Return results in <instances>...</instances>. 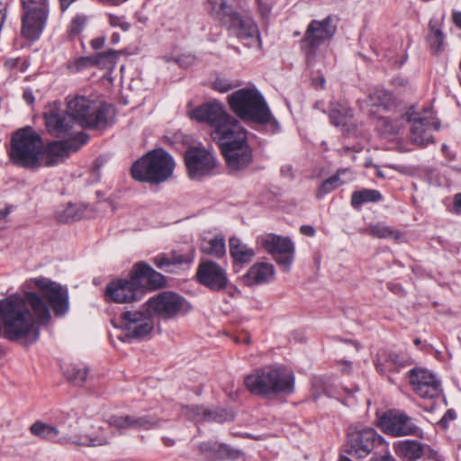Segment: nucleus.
Returning a JSON list of instances; mask_svg holds the SVG:
<instances>
[{"label":"nucleus","mask_w":461,"mask_h":461,"mask_svg":"<svg viewBox=\"0 0 461 461\" xmlns=\"http://www.w3.org/2000/svg\"><path fill=\"white\" fill-rule=\"evenodd\" d=\"M190 117L210 127V135L225 158L228 170L240 172L253 161V150L248 142V131L219 102L203 104L194 109Z\"/></svg>","instance_id":"obj_1"},{"label":"nucleus","mask_w":461,"mask_h":461,"mask_svg":"<svg viewBox=\"0 0 461 461\" xmlns=\"http://www.w3.org/2000/svg\"><path fill=\"white\" fill-rule=\"evenodd\" d=\"M248 390L257 395L276 397L294 392V373L284 366H267L256 369L245 378Z\"/></svg>","instance_id":"obj_2"},{"label":"nucleus","mask_w":461,"mask_h":461,"mask_svg":"<svg viewBox=\"0 0 461 461\" xmlns=\"http://www.w3.org/2000/svg\"><path fill=\"white\" fill-rule=\"evenodd\" d=\"M231 111L241 120L258 124H266L272 114L263 95L257 89L242 88L228 96Z\"/></svg>","instance_id":"obj_3"},{"label":"nucleus","mask_w":461,"mask_h":461,"mask_svg":"<svg viewBox=\"0 0 461 461\" xmlns=\"http://www.w3.org/2000/svg\"><path fill=\"white\" fill-rule=\"evenodd\" d=\"M175 162L163 149L149 151L131 167L132 177L140 182L159 184L167 180L173 174Z\"/></svg>","instance_id":"obj_4"},{"label":"nucleus","mask_w":461,"mask_h":461,"mask_svg":"<svg viewBox=\"0 0 461 461\" xmlns=\"http://www.w3.org/2000/svg\"><path fill=\"white\" fill-rule=\"evenodd\" d=\"M43 142L32 128H23L13 135L9 151L11 160L21 167L33 168L39 166Z\"/></svg>","instance_id":"obj_5"},{"label":"nucleus","mask_w":461,"mask_h":461,"mask_svg":"<svg viewBox=\"0 0 461 461\" xmlns=\"http://www.w3.org/2000/svg\"><path fill=\"white\" fill-rule=\"evenodd\" d=\"M69 115L77 126L100 129L107 124L108 107L83 95L67 98Z\"/></svg>","instance_id":"obj_6"},{"label":"nucleus","mask_w":461,"mask_h":461,"mask_svg":"<svg viewBox=\"0 0 461 461\" xmlns=\"http://www.w3.org/2000/svg\"><path fill=\"white\" fill-rule=\"evenodd\" d=\"M23 8L21 35L30 41H38L50 15L49 0H21Z\"/></svg>","instance_id":"obj_7"},{"label":"nucleus","mask_w":461,"mask_h":461,"mask_svg":"<svg viewBox=\"0 0 461 461\" xmlns=\"http://www.w3.org/2000/svg\"><path fill=\"white\" fill-rule=\"evenodd\" d=\"M384 438L373 428H358L350 425L347 429L345 452L357 459L365 458L383 445Z\"/></svg>","instance_id":"obj_8"},{"label":"nucleus","mask_w":461,"mask_h":461,"mask_svg":"<svg viewBox=\"0 0 461 461\" xmlns=\"http://www.w3.org/2000/svg\"><path fill=\"white\" fill-rule=\"evenodd\" d=\"M336 26L332 24L331 18L326 17L321 21L312 20L301 40V50L305 55L309 66L314 65L318 56V49L326 41L332 38Z\"/></svg>","instance_id":"obj_9"},{"label":"nucleus","mask_w":461,"mask_h":461,"mask_svg":"<svg viewBox=\"0 0 461 461\" xmlns=\"http://www.w3.org/2000/svg\"><path fill=\"white\" fill-rule=\"evenodd\" d=\"M403 119L411 123L410 139L413 144L423 148L433 142L432 132L439 130L440 123L431 110L422 113L411 110L404 114Z\"/></svg>","instance_id":"obj_10"},{"label":"nucleus","mask_w":461,"mask_h":461,"mask_svg":"<svg viewBox=\"0 0 461 461\" xmlns=\"http://www.w3.org/2000/svg\"><path fill=\"white\" fill-rule=\"evenodd\" d=\"M43 118L48 132L56 138L69 139L82 132L76 130L77 125L69 115L68 109H63L60 103L49 104L45 108Z\"/></svg>","instance_id":"obj_11"},{"label":"nucleus","mask_w":461,"mask_h":461,"mask_svg":"<svg viewBox=\"0 0 461 461\" xmlns=\"http://www.w3.org/2000/svg\"><path fill=\"white\" fill-rule=\"evenodd\" d=\"M147 304L157 316L169 320L179 314H185L191 310V304L176 293L165 291L151 297Z\"/></svg>","instance_id":"obj_12"},{"label":"nucleus","mask_w":461,"mask_h":461,"mask_svg":"<svg viewBox=\"0 0 461 461\" xmlns=\"http://www.w3.org/2000/svg\"><path fill=\"white\" fill-rule=\"evenodd\" d=\"M257 241L285 271L290 269L294 261V245L288 237L267 233L259 236Z\"/></svg>","instance_id":"obj_13"},{"label":"nucleus","mask_w":461,"mask_h":461,"mask_svg":"<svg viewBox=\"0 0 461 461\" xmlns=\"http://www.w3.org/2000/svg\"><path fill=\"white\" fill-rule=\"evenodd\" d=\"M119 327L131 339H143L154 329L153 318L148 309L127 311L121 316Z\"/></svg>","instance_id":"obj_14"},{"label":"nucleus","mask_w":461,"mask_h":461,"mask_svg":"<svg viewBox=\"0 0 461 461\" xmlns=\"http://www.w3.org/2000/svg\"><path fill=\"white\" fill-rule=\"evenodd\" d=\"M185 163L190 178L200 180L213 173L216 158L206 149L191 147L185 153Z\"/></svg>","instance_id":"obj_15"},{"label":"nucleus","mask_w":461,"mask_h":461,"mask_svg":"<svg viewBox=\"0 0 461 461\" xmlns=\"http://www.w3.org/2000/svg\"><path fill=\"white\" fill-rule=\"evenodd\" d=\"M196 277L201 285L213 292H221L229 287L232 289L230 292L231 296L238 292L230 285L226 270L214 261L202 262L197 268Z\"/></svg>","instance_id":"obj_16"},{"label":"nucleus","mask_w":461,"mask_h":461,"mask_svg":"<svg viewBox=\"0 0 461 461\" xmlns=\"http://www.w3.org/2000/svg\"><path fill=\"white\" fill-rule=\"evenodd\" d=\"M87 140L88 137L85 132H79L73 138L50 143L45 151L41 154L43 165L47 167L58 165L68 158L70 152L78 150L87 142Z\"/></svg>","instance_id":"obj_17"},{"label":"nucleus","mask_w":461,"mask_h":461,"mask_svg":"<svg viewBox=\"0 0 461 461\" xmlns=\"http://www.w3.org/2000/svg\"><path fill=\"white\" fill-rule=\"evenodd\" d=\"M379 425L385 434L393 437L417 436L420 432L412 418L397 410L384 412L379 420Z\"/></svg>","instance_id":"obj_18"},{"label":"nucleus","mask_w":461,"mask_h":461,"mask_svg":"<svg viewBox=\"0 0 461 461\" xmlns=\"http://www.w3.org/2000/svg\"><path fill=\"white\" fill-rule=\"evenodd\" d=\"M144 291L137 285L131 272L129 279H116L109 283L105 295L117 303H130L142 298Z\"/></svg>","instance_id":"obj_19"},{"label":"nucleus","mask_w":461,"mask_h":461,"mask_svg":"<svg viewBox=\"0 0 461 461\" xmlns=\"http://www.w3.org/2000/svg\"><path fill=\"white\" fill-rule=\"evenodd\" d=\"M410 383L415 393L424 399L437 398L442 393L440 381L427 369H411L410 372Z\"/></svg>","instance_id":"obj_20"},{"label":"nucleus","mask_w":461,"mask_h":461,"mask_svg":"<svg viewBox=\"0 0 461 461\" xmlns=\"http://www.w3.org/2000/svg\"><path fill=\"white\" fill-rule=\"evenodd\" d=\"M131 272L133 280L143 291L144 289L157 290L166 286L167 281L165 276L146 262L136 263Z\"/></svg>","instance_id":"obj_21"},{"label":"nucleus","mask_w":461,"mask_h":461,"mask_svg":"<svg viewBox=\"0 0 461 461\" xmlns=\"http://www.w3.org/2000/svg\"><path fill=\"white\" fill-rule=\"evenodd\" d=\"M203 8L207 14L224 27H228L238 14L227 0H205Z\"/></svg>","instance_id":"obj_22"},{"label":"nucleus","mask_w":461,"mask_h":461,"mask_svg":"<svg viewBox=\"0 0 461 461\" xmlns=\"http://www.w3.org/2000/svg\"><path fill=\"white\" fill-rule=\"evenodd\" d=\"M240 40H251L260 45V35L257 24L249 18H242L238 13L226 27Z\"/></svg>","instance_id":"obj_23"},{"label":"nucleus","mask_w":461,"mask_h":461,"mask_svg":"<svg viewBox=\"0 0 461 461\" xmlns=\"http://www.w3.org/2000/svg\"><path fill=\"white\" fill-rule=\"evenodd\" d=\"M108 424L119 429H150L158 426V422L156 419L144 416L134 418L129 415L126 416H111Z\"/></svg>","instance_id":"obj_24"},{"label":"nucleus","mask_w":461,"mask_h":461,"mask_svg":"<svg viewBox=\"0 0 461 461\" xmlns=\"http://www.w3.org/2000/svg\"><path fill=\"white\" fill-rule=\"evenodd\" d=\"M275 268L269 263H256L254 264L243 276V282L247 285H260L267 283L274 278Z\"/></svg>","instance_id":"obj_25"},{"label":"nucleus","mask_w":461,"mask_h":461,"mask_svg":"<svg viewBox=\"0 0 461 461\" xmlns=\"http://www.w3.org/2000/svg\"><path fill=\"white\" fill-rule=\"evenodd\" d=\"M330 120L337 127L349 125L353 119V110L345 100L333 101L330 104Z\"/></svg>","instance_id":"obj_26"},{"label":"nucleus","mask_w":461,"mask_h":461,"mask_svg":"<svg viewBox=\"0 0 461 461\" xmlns=\"http://www.w3.org/2000/svg\"><path fill=\"white\" fill-rule=\"evenodd\" d=\"M230 255L235 265L249 263L256 255L255 250L245 244L240 239L231 237L229 240Z\"/></svg>","instance_id":"obj_27"},{"label":"nucleus","mask_w":461,"mask_h":461,"mask_svg":"<svg viewBox=\"0 0 461 461\" xmlns=\"http://www.w3.org/2000/svg\"><path fill=\"white\" fill-rule=\"evenodd\" d=\"M393 450L403 461H416L423 456V445L414 440L397 441Z\"/></svg>","instance_id":"obj_28"},{"label":"nucleus","mask_w":461,"mask_h":461,"mask_svg":"<svg viewBox=\"0 0 461 461\" xmlns=\"http://www.w3.org/2000/svg\"><path fill=\"white\" fill-rule=\"evenodd\" d=\"M86 209L84 203H68L56 211L55 218L62 223L73 222L86 217Z\"/></svg>","instance_id":"obj_29"},{"label":"nucleus","mask_w":461,"mask_h":461,"mask_svg":"<svg viewBox=\"0 0 461 461\" xmlns=\"http://www.w3.org/2000/svg\"><path fill=\"white\" fill-rule=\"evenodd\" d=\"M181 413L186 419L195 422L202 421H221L217 412L212 411L200 405H186L181 409Z\"/></svg>","instance_id":"obj_30"},{"label":"nucleus","mask_w":461,"mask_h":461,"mask_svg":"<svg viewBox=\"0 0 461 461\" xmlns=\"http://www.w3.org/2000/svg\"><path fill=\"white\" fill-rule=\"evenodd\" d=\"M30 430L34 436L46 440L64 442L68 439L66 436H60V431L58 428L41 421H36L32 424Z\"/></svg>","instance_id":"obj_31"},{"label":"nucleus","mask_w":461,"mask_h":461,"mask_svg":"<svg viewBox=\"0 0 461 461\" xmlns=\"http://www.w3.org/2000/svg\"><path fill=\"white\" fill-rule=\"evenodd\" d=\"M200 249L203 254L213 258H221L226 253L225 240L221 235L212 239H203L200 245Z\"/></svg>","instance_id":"obj_32"},{"label":"nucleus","mask_w":461,"mask_h":461,"mask_svg":"<svg viewBox=\"0 0 461 461\" xmlns=\"http://www.w3.org/2000/svg\"><path fill=\"white\" fill-rule=\"evenodd\" d=\"M348 168H339L333 176L323 181L316 194L317 198H321L325 194L334 191L339 186L345 183L344 180H341V176L348 173Z\"/></svg>","instance_id":"obj_33"},{"label":"nucleus","mask_w":461,"mask_h":461,"mask_svg":"<svg viewBox=\"0 0 461 461\" xmlns=\"http://www.w3.org/2000/svg\"><path fill=\"white\" fill-rule=\"evenodd\" d=\"M382 200V194L377 190L363 189L353 192L351 194V205L357 208L365 203H375Z\"/></svg>","instance_id":"obj_34"},{"label":"nucleus","mask_w":461,"mask_h":461,"mask_svg":"<svg viewBox=\"0 0 461 461\" xmlns=\"http://www.w3.org/2000/svg\"><path fill=\"white\" fill-rule=\"evenodd\" d=\"M369 101L372 105L381 107L384 110L390 109L394 104V99L391 92L385 89H375L369 94Z\"/></svg>","instance_id":"obj_35"},{"label":"nucleus","mask_w":461,"mask_h":461,"mask_svg":"<svg viewBox=\"0 0 461 461\" xmlns=\"http://www.w3.org/2000/svg\"><path fill=\"white\" fill-rule=\"evenodd\" d=\"M445 36L442 31L432 22L429 23V33L427 41L432 52L438 54L444 49Z\"/></svg>","instance_id":"obj_36"},{"label":"nucleus","mask_w":461,"mask_h":461,"mask_svg":"<svg viewBox=\"0 0 461 461\" xmlns=\"http://www.w3.org/2000/svg\"><path fill=\"white\" fill-rule=\"evenodd\" d=\"M243 452L239 449L232 448L229 445L226 444H219L216 445V449L213 455L212 459H230L235 460L243 456Z\"/></svg>","instance_id":"obj_37"},{"label":"nucleus","mask_w":461,"mask_h":461,"mask_svg":"<svg viewBox=\"0 0 461 461\" xmlns=\"http://www.w3.org/2000/svg\"><path fill=\"white\" fill-rule=\"evenodd\" d=\"M117 59V52L115 50H108L97 53L94 56V63L102 68H111L114 67Z\"/></svg>","instance_id":"obj_38"},{"label":"nucleus","mask_w":461,"mask_h":461,"mask_svg":"<svg viewBox=\"0 0 461 461\" xmlns=\"http://www.w3.org/2000/svg\"><path fill=\"white\" fill-rule=\"evenodd\" d=\"M403 124L401 119L392 120L389 118H383L381 120V132L385 137L396 135L402 129Z\"/></svg>","instance_id":"obj_39"},{"label":"nucleus","mask_w":461,"mask_h":461,"mask_svg":"<svg viewBox=\"0 0 461 461\" xmlns=\"http://www.w3.org/2000/svg\"><path fill=\"white\" fill-rule=\"evenodd\" d=\"M88 369L86 367H78L71 366L67 368L65 375L67 378L76 384H82L87 377Z\"/></svg>","instance_id":"obj_40"},{"label":"nucleus","mask_w":461,"mask_h":461,"mask_svg":"<svg viewBox=\"0 0 461 461\" xmlns=\"http://www.w3.org/2000/svg\"><path fill=\"white\" fill-rule=\"evenodd\" d=\"M368 232L370 235L379 238V239H386V238H394L397 239L399 235L391 230L389 227L377 224L374 226H370Z\"/></svg>","instance_id":"obj_41"},{"label":"nucleus","mask_w":461,"mask_h":461,"mask_svg":"<svg viewBox=\"0 0 461 461\" xmlns=\"http://www.w3.org/2000/svg\"><path fill=\"white\" fill-rule=\"evenodd\" d=\"M87 18L85 15H77L75 16L69 26H68V34L70 37L77 36L85 28Z\"/></svg>","instance_id":"obj_42"},{"label":"nucleus","mask_w":461,"mask_h":461,"mask_svg":"<svg viewBox=\"0 0 461 461\" xmlns=\"http://www.w3.org/2000/svg\"><path fill=\"white\" fill-rule=\"evenodd\" d=\"M153 263L161 270L166 272H175V269L171 267L169 256L159 254L153 258Z\"/></svg>","instance_id":"obj_43"},{"label":"nucleus","mask_w":461,"mask_h":461,"mask_svg":"<svg viewBox=\"0 0 461 461\" xmlns=\"http://www.w3.org/2000/svg\"><path fill=\"white\" fill-rule=\"evenodd\" d=\"M169 258L173 269L183 265H189L192 261V258H190L188 256L177 253L176 251L169 255Z\"/></svg>","instance_id":"obj_44"},{"label":"nucleus","mask_w":461,"mask_h":461,"mask_svg":"<svg viewBox=\"0 0 461 461\" xmlns=\"http://www.w3.org/2000/svg\"><path fill=\"white\" fill-rule=\"evenodd\" d=\"M212 85L213 88L221 93H226L234 87V86L225 78H216Z\"/></svg>","instance_id":"obj_45"},{"label":"nucleus","mask_w":461,"mask_h":461,"mask_svg":"<svg viewBox=\"0 0 461 461\" xmlns=\"http://www.w3.org/2000/svg\"><path fill=\"white\" fill-rule=\"evenodd\" d=\"M456 413L454 410L449 409L446 411V413L443 415V417L438 421V425L443 428L447 429L449 425V422L456 420Z\"/></svg>","instance_id":"obj_46"},{"label":"nucleus","mask_w":461,"mask_h":461,"mask_svg":"<svg viewBox=\"0 0 461 461\" xmlns=\"http://www.w3.org/2000/svg\"><path fill=\"white\" fill-rule=\"evenodd\" d=\"M217 442H203L199 445V450L202 453H206L209 457L213 458V455L216 449Z\"/></svg>","instance_id":"obj_47"},{"label":"nucleus","mask_w":461,"mask_h":461,"mask_svg":"<svg viewBox=\"0 0 461 461\" xmlns=\"http://www.w3.org/2000/svg\"><path fill=\"white\" fill-rule=\"evenodd\" d=\"M258 2L259 11H260L261 14L264 17L267 16L272 10V6H273L272 1L258 0Z\"/></svg>","instance_id":"obj_48"},{"label":"nucleus","mask_w":461,"mask_h":461,"mask_svg":"<svg viewBox=\"0 0 461 461\" xmlns=\"http://www.w3.org/2000/svg\"><path fill=\"white\" fill-rule=\"evenodd\" d=\"M77 68L82 69L84 68L95 66L94 63V56L92 57H81L76 61Z\"/></svg>","instance_id":"obj_49"},{"label":"nucleus","mask_w":461,"mask_h":461,"mask_svg":"<svg viewBox=\"0 0 461 461\" xmlns=\"http://www.w3.org/2000/svg\"><path fill=\"white\" fill-rule=\"evenodd\" d=\"M388 361L393 363L396 366H404L406 363V359L402 356L396 354V353L390 354L388 357L387 362Z\"/></svg>","instance_id":"obj_50"},{"label":"nucleus","mask_w":461,"mask_h":461,"mask_svg":"<svg viewBox=\"0 0 461 461\" xmlns=\"http://www.w3.org/2000/svg\"><path fill=\"white\" fill-rule=\"evenodd\" d=\"M194 61H195V57L194 55H186V56H183L178 59V63L181 66H190V65L194 64Z\"/></svg>","instance_id":"obj_51"},{"label":"nucleus","mask_w":461,"mask_h":461,"mask_svg":"<svg viewBox=\"0 0 461 461\" xmlns=\"http://www.w3.org/2000/svg\"><path fill=\"white\" fill-rule=\"evenodd\" d=\"M300 232L308 237H313L315 235V229L312 225H302Z\"/></svg>","instance_id":"obj_52"},{"label":"nucleus","mask_w":461,"mask_h":461,"mask_svg":"<svg viewBox=\"0 0 461 461\" xmlns=\"http://www.w3.org/2000/svg\"><path fill=\"white\" fill-rule=\"evenodd\" d=\"M105 42L104 37H97L91 41V46L95 50H100L104 47Z\"/></svg>","instance_id":"obj_53"},{"label":"nucleus","mask_w":461,"mask_h":461,"mask_svg":"<svg viewBox=\"0 0 461 461\" xmlns=\"http://www.w3.org/2000/svg\"><path fill=\"white\" fill-rule=\"evenodd\" d=\"M370 461H396L390 454H385L383 456H374L370 459Z\"/></svg>","instance_id":"obj_54"},{"label":"nucleus","mask_w":461,"mask_h":461,"mask_svg":"<svg viewBox=\"0 0 461 461\" xmlns=\"http://www.w3.org/2000/svg\"><path fill=\"white\" fill-rule=\"evenodd\" d=\"M454 209L455 212L461 214V193H458L454 197Z\"/></svg>","instance_id":"obj_55"},{"label":"nucleus","mask_w":461,"mask_h":461,"mask_svg":"<svg viewBox=\"0 0 461 461\" xmlns=\"http://www.w3.org/2000/svg\"><path fill=\"white\" fill-rule=\"evenodd\" d=\"M108 441L105 438H91L89 439V442H83V444L89 445V446H102L106 444Z\"/></svg>","instance_id":"obj_56"},{"label":"nucleus","mask_w":461,"mask_h":461,"mask_svg":"<svg viewBox=\"0 0 461 461\" xmlns=\"http://www.w3.org/2000/svg\"><path fill=\"white\" fill-rule=\"evenodd\" d=\"M23 97L28 104H32L34 103V96L31 90H25L23 92Z\"/></svg>","instance_id":"obj_57"},{"label":"nucleus","mask_w":461,"mask_h":461,"mask_svg":"<svg viewBox=\"0 0 461 461\" xmlns=\"http://www.w3.org/2000/svg\"><path fill=\"white\" fill-rule=\"evenodd\" d=\"M122 18L114 14L109 15V23L113 27H118L119 23L122 22Z\"/></svg>","instance_id":"obj_58"},{"label":"nucleus","mask_w":461,"mask_h":461,"mask_svg":"<svg viewBox=\"0 0 461 461\" xmlns=\"http://www.w3.org/2000/svg\"><path fill=\"white\" fill-rule=\"evenodd\" d=\"M454 23L461 29V12H456L453 14Z\"/></svg>","instance_id":"obj_59"},{"label":"nucleus","mask_w":461,"mask_h":461,"mask_svg":"<svg viewBox=\"0 0 461 461\" xmlns=\"http://www.w3.org/2000/svg\"><path fill=\"white\" fill-rule=\"evenodd\" d=\"M76 0H59L60 8L62 11H66Z\"/></svg>","instance_id":"obj_60"},{"label":"nucleus","mask_w":461,"mask_h":461,"mask_svg":"<svg viewBox=\"0 0 461 461\" xmlns=\"http://www.w3.org/2000/svg\"><path fill=\"white\" fill-rule=\"evenodd\" d=\"M375 368L380 373H384L387 369V366L380 362V360L377 358L375 361Z\"/></svg>","instance_id":"obj_61"},{"label":"nucleus","mask_w":461,"mask_h":461,"mask_svg":"<svg viewBox=\"0 0 461 461\" xmlns=\"http://www.w3.org/2000/svg\"><path fill=\"white\" fill-rule=\"evenodd\" d=\"M10 210L8 207H5L0 209V221L6 218V216L9 214Z\"/></svg>","instance_id":"obj_62"},{"label":"nucleus","mask_w":461,"mask_h":461,"mask_svg":"<svg viewBox=\"0 0 461 461\" xmlns=\"http://www.w3.org/2000/svg\"><path fill=\"white\" fill-rule=\"evenodd\" d=\"M314 83L316 86H319L321 89L325 86V78L323 77H321L314 80Z\"/></svg>","instance_id":"obj_63"},{"label":"nucleus","mask_w":461,"mask_h":461,"mask_svg":"<svg viewBox=\"0 0 461 461\" xmlns=\"http://www.w3.org/2000/svg\"><path fill=\"white\" fill-rule=\"evenodd\" d=\"M163 442L166 447H172L175 445V440L167 437L163 438Z\"/></svg>","instance_id":"obj_64"}]
</instances>
